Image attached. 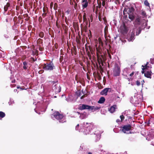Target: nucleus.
<instances>
[{
  "label": "nucleus",
  "mask_w": 154,
  "mask_h": 154,
  "mask_svg": "<svg viewBox=\"0 0 154 154\" xmlns=\"http://www.w3.org/2000/svg\"><path fill=\"white\" fill-rule=\"evenodd\" d=\"M23 68L24 70H26L27 68V63H28L26 61L23 62Z\"/></svg>",
  "instance_id": "412c9836"
},
{
  "label": "nucleus",
  "mask_w": 154,
  "mask_h": 154,
  "mask_svg": "<svg viewBox=\"0 0 154 154\" xmlns=\"http://www.w3.org/2000/svg\"><path fill=\"white\" fill-rule=\"evenodd\" d=\"M46 15V13H44L42 14V16L43 17H45Z\"/></svg>",
  "instance_id": "8fccbe9b"
},
{
  "label": "nucleus",
  "mask_w": 154,
  "mask_h": 154,
  "mask_svg": "<svg viewBox=\"0 0 154 154\" xmlns=\"http://www.w3.org/2000/svg\"><path fill=\"white\" fill-rule=\"evenodd\" d=\"M98 40L100 45L103 46L104 44L106 45H107V43H108V39H105V40L103 42L102 41V39H98Z\"/></svg>",
  "instance_id": "f8f14e48"
},
{
  "label": "nucleus",
  "mask_w": 154,
  "mask_h": 154,
  "mask_svg": "<svg viewBox=\"0 0 154 154\" xmlns=\"http://www.w3.org/2000/svg\"><path fill=\"white\" fill-rule=\"evenodd\" d=\"M39 36L40 37L42 38L44 36V33L42 32H40L39 33Z\"/></svg>",
  "instance_id": "c85d7f7f"
},
{
  "label": "nucleus",
  "mask_w": 154,
  "mask_h": 154,
  "mask_svg": "<svg viewBox=\"0 0 154 154\" xmlns=\"http://www.w3.org/2000/svg\"><path fill=\"white\" fill-rule=\"evenodd\" d=\"M116 108L117 106L116 105H113L110 107L109 109V111L111 113H113L115 111Z\"/></svg>",
  "instance_id": "2eb2a0df"
},
{
  "label": "nucleus",
  "mask_w": 154,
  "mask_h": 154,
  "mask_svg": "<svg viewBox=\"0 0 154 154\" xmlns=\"http://www.w3.org/2000/svg\"><path fill=\"white\" fill-rule=\"evenodd\" d=\"M100 107H99L97 106H90V109H91V110L92 112H94L95 111H96L97 110H98L100 109Z\"/></svg>",
  "instance_id": "dca6fc26"
},
{
  "label": "nucleus",
  "mask_w": 154,
  "mask_h": 154,
  "mask_svg": "<svg viewBox=\"0 0 154 154\" xmlns=\"http://www.w3.org/2000/svg\"><path fill=\"white\" fill-rule=\"evenodd\" d=\"M98 6H96V7L95 8H96V11H95V13H96L97 12V10H98Z\"/></svg>",
  "instance_id": "bf43d9fd"
},
{
  "label": "nucleus",
  "mask_w": 154,
  "mask_h": 154,
  "mask_svg": "<svg viewBox=\"0 0 154 154\" xmlns=\"http://www.w3.org/2000/svg\"><path fill=\"white\" fill-rule=\"evenodd\" d=\"M38 21L39 22L41 23L42 21V18L41 16L39 17Z\"/></svg>",
  "instance_id": "473e14b6"
},
{
  "label": "nucleus",
  "mask_w": 154,
  "mask_h": 154,
  "mask_svg": "<svg viewBox=\"0 0 154 154\" xmlns=\"http://www.w3.org/2000/svg\"><path fill=\"white\" fill-rule=\"evenodd\" d=\"M124 17L125 18V19L126 20H128V15H124Z\"/></svg>",
  "instance_id": "de8ad7c7"
},
{
  "label": "nucleus",
  "mask_w": 154,
  "mask_h": 154,
  "mask_svg": "<svg viewBox=\"0 0 154 154\" xmlns=\"http://www.w3.org/2000/svg\"><path fill=\"white\" fill-rule=\"evenodd\" d=\"M10 6V4L9 2L7 3L6 5H5L4 7V10L6 12L8 10V8Z\"/></svg>",
  "instance_id": "aec40b11"
},
{
  "label": "nucleus",
  "mask_w": 154,
  "mask_h": 154,
  "mask_svg": "<svg viewBox=\"0 0 154 154\" xmlns=\"http://www.w3.org/2000/svg\"><path fill=\"white\" fill-rule=\"evenodd\" d=\"M109 90H111V89L109 88H106L101 91L100 94L102 95H106L107 94V92Z\"/></svg>",
  "instance_id": "9b49d317"
},
{
  "label": "nucleus",
  "mask_w": 154,
  "mask_h": 154,
  "mask_svg": "<svg viewBox=\"0 0 154 154\" xmlns=\"http://www.w3.org/2000/svg\"><path fill=\"white\" fill-rule=\"evenodd\" d=\"M128 18H129L130 20H131V21H133L135 18V16L134 15V13L130 14H128Z\"/></svg>",
  "instance_id": "a211bd4d"
},
{
  "label": "nucleus",
  "mask_w": 154,
  "mask_h": 154,
  "mask_svg": "<svg viewBox=\"0 0 154 154\" xmlns=\"http://www.w3.org/2000/svg\"><path fill=\"white\" fill-rule=\"evenodd\" d=\"M82 7L83 8L87 7L88 5V2L87 0H82Z\"/></svg>",
  "instance_id": "ddd939ff"
},
{
  "label": "nucleus",
  "mask_w": 154,
  "mask_h": 154,
  "mask_svg": "<svg viewBox=\"0 0 154 154\" xmlns=\"http://www.w3.org/2000/svg\"><path fill=\"white\" fill-rule=\"evenodd\" d=\"M94 128L95 126L93 125V124L90 123L89 125L86 128V130L87 131V132L86 133V134H89L91 131Z\"/></svg>",
  "instance_id": "6e6552de"
},
{
  "label": "nucleus",
  "mask_w": 154,
  "mask_h": 154,
  "mask_svg": "<svg viewBox=\"0 0 154 154\" xmlns=\"http://www.w3.org/2000/svg\"><path fill=\"white\" fill-rule=\"evenodd\" d=\"M32 28V26L31 25H29L28 27V29L29 30H31Z\"/></svg>",
  "instance_id": "c03bdc74"
},
{
  "label": "nucleus",
  "mask_w": 154,
  "mask_h": 154,
  "mask_svg": "<svg viewBox=\"0 0 154 154\" xmlns=\"http://www.w3.org/2000/svg\"><path fill=\"white\" fill-rule=\"evenodd\" d=\"M11 87H15L16 86V85H11Z\"/></svg>",
  "instance_id": "680f3d73"
},
{
  "label": "nucleus",
  "mask_w": 154,
  "mask_h": 154,
  "mask_svg": "<svg viewBox=\"0 0 154 154\" xmlns=\"http://www.w3.org/2000/svg\"><path fill=\"white\" fill-rule=\"evenodd\" d=\"M17 88H20L21 90H23L24 89H25L24 88H22L21 87H20L19 86H17Z\"/></svg>",
  "instance_id": "a18cd8bd"
},
{
  "label": "nucleus",
  "mask_w": 154,
  "mask_h": 154,
  "mask_svg": "<svg viewBox=\"0 0 154 154\" xmlns=\"http://www.w3.org/2000/svg\"><path fill=\"white\" fill-rule=\"evenodd\" d=\"M141 30L140 29H139L138 30V32H136V35H138L140 34L141 32Z\"/></svg>",
  "instance_id": "f704fd0d"
},
{
  "label": "nucleus",
  "mask_w": 154,
  "mask_h": 154,
  "mask_svg": "<svg viewBox=\"0 0 154 154\" xmlns=\"http://www.w3.org/2000/svg\"><path fill=\"white\" fill-rule=\"evenodd\" d=\"M5 116V113L2 112H0V117L2 118L4 117Z\"/></svg>",
  "instance_id": "a878e982"
},
{
  "label": "nucleus",
  "mask_w": 154,
  "mask_h": 154,
  "mask_svg": "<svg viewBox=\"0 0 154 154\" xmlns=\"http://www.w3.org/2000/svg\"><path fill=\"white\" fill-rule=\"evenodd\" d=\"M119 40H120L122 42H124V43H125V42H126V40H125V39H119Z\"/></svg>",
  "instance_id": "ea45409f"
},
{
  "label": "nucleus",
  "mask_w": 154,
  "mask_h": 154,
  "mask_svg": "<svg viewBox=\"0 0 154 154\" xmlns=\"http://www.w3.org/2000/svg\"><path fill=\"white\" fill-rule=\"evenodd\" d=\"M51 117L52 118H55L61 123H64L66 121L65 117L58 111L55 112L52 114Z\"/></svg>",
  "instance_id": "f257e3e1"
},
{
  "label": "nucleus",
  "mask_w": 154,
  "mask_h": 154,
  "mask_svg": "<svg viewBox=\"0 0 154 154\" xmlns=\"http://www.w3.org/2000/svg\"><path fill=\"white\" fill-rule=\"evenodd\" d=\"M120 117L121 119V122H122V121H123L125 119V117L123 116V115H121L120 116Z\"/></svg>",
  "instance_id": "c756f323"
},
{
  "label": "nucleus",
  "mask_w": 154,
  "mask_h": 154,
  "mask_svg": "<svg viewBox=\"0 0 154 154\" xmlns=\"http://www.w3.org/2000/svg\"><path fill=\"white\" fill-rule=\"evenodd\" d=\"M120 72V69L118 64H116L113 70V75L114 76H119Z\"/></svg>",
  "instance_id": "39448f33"
},
{
  "label": "nucleus",
  "mask_w": 154,
  "mask_h": 154,
  "mask_svg": "<svg viewBox=\"0 0 154 154\" xmlns=\"http://www.w3.org/2000/svg\"><path fill=\"white\" fill-rule=\"evenodd\" d=\"M87 96V94H85L82 96L81 98H80V99H83V98H84V97H85L86 96Z\"/></svg>",
  "instance_id": "72a5a7b5"
},
{
  "label": "nucleus",
  "mask_w": 154,
  "mask_h": 154,
  "mask_svg": "<svg viewBox=\"0 0 154 154\" xmlns=\"http://www.w3.org/2000/svg\"><path fill=\"white\" fill-rule=\"evenodd\" d=\"M42 65L43 69L46 70H52L54 67V64L52 62L44 63Z\"/></svg>",
  "instance_id": "f03ea898"
},
{
  "label": "nucleus",
  "mask_w": 154,
  "mask_h": 154,
  "mask_svg": "<svg viewBox=\"0 0 154 154\" xmlns=\"http://www.w3.org/2000/svg\"><path fill=\"white\" fill-rule=\"evenodd\" d=\"M84 22H85V26L87 27L88 25V20H87L86 21H85Z\"/></svg>",
  "instance_id": "3c124183"
},
{
  "label": "nucleus",
  "mask_w": 154,
  "mask_h": 154,
  "mask_svg": "<svg viewBox=\"0 0 154 154\" xmlns=\"http://www.w3.org/2000/svg\"><path fill=\"white\" fill-rule=\"evenodd\" d=\"M53 3L52 2H51V4H50V6L51 7V6H52L53 5Z\"/></svg>",
  "instance_id": "338daca9"
},
{
  "label": "nucleus",
  "mask_w": 154,
  "mask_h": 154,
  "mask_svg": "<svg viewBox=\"0 0 154 154\" xmlns=\"http://www.w3.org/2000/svg\"><path fill=\"white\" fill-rule=\"evenodd\" d=\"M135 32L133 31L131 32L129 34L130 38H133L134 36Z\"/></svg>",
  "instance_id": "4be33fe9"
},
{
  "label": "nucleus",
  "mask_w": 154,
  "mask_h": 154,
  "mask_svg": "<svg viewBox=\"0 0 154 154\" xmlns=\"http://www.w3.org/2000/svg\"><path fill=\"white\" fill-rule=\"evenodd\" d=\"M144 82V80H143L142 82H141V84H142V85H143V83Z\"/></svg>",
  "instance_id": "0e129e2a"
},
{
  "label": "nucleus",
  "mask_w": 154,
  "mask_h": 154,
  "mask_svg": "<svg viewBox=\"0 0 154 154\" xmlns=\"http://www.w3.org/2000/svg\"><path fill=\"white\" fill-rule=\"evenodd\" d=\"M141 11L142 12L141 14L142 16V17L143 18H146L147 17V15L145 11L143 10H142Z\"/></svg>",
  "instance_id": "5701e85b"
},
{
  "label": "nucleus",
  "mask_w": 154,
  "mask_h": 154,
  "mask_svg": "<svg viewBox=\"0 0 154 154\" xmlns=\"http://www.w3.org/2000/svg\"><path fill=\"white\" fill-rule=\"evenodd\" d=\"M95 8H96L95 5H93V9L94 12V11L95 9Z\"/></svg>",
  "instance_id": "4d7b16f0"
},
{
  "label": "nucleus",
  "mask_w": 154,
  "mask_h": 154,
  "mask_svg": "<svg viewBox=\"0 0 154 154\" xmlns=\"http://www.w3.org/2000/svg\"><path fill=\"white\" fill-rule=\"evenodd\" d=\"M116 122L117 123H119V122H120V121L119 119H117L116 120Z\"/></svg>",
  "instance_id": "052dcab7"
},
{
  "label": "nucleus",
  "mask_w": 154,
  "mask_h": 154,
  "mask_svg": "<svg viewBox=\"0 0 154 154\" xmlns=\"http://www.w3.org/2000/svg\"><path fill=\"white\" fill-rule=\"evenodd\" d=\"M144 3L145 5L146 6L150 7L149 4L147 0H145V1L144 2Z\"/></svg>",
  "instance_id": "393cba45"
},
{
  "label": "nucleus",
  "mask_w": 154,
  "mask_h": 154,
  "mask_svg": "<svg viewBox=\"0 0 154 154\" xmlns=\"http://www.w3.org/2000/svg\"><path fill=\"white\" fill-rule=\"evenodd\" d=\"M141 17L139 16H137L134 22L135 25H140L141 23Z\"/></svg>",
  "instance_id": "9d476101"
},
{
  "label": "nucleus",
  "mask_w": 154,
  "mask_h": 154,
  "mask_svg": "<svg viewBox=\"0 0 154 154\" xmlns=\"http://www.w3.org/2000/svg\"><path fill=\"white\" fill-rule=\"evenodd\" d=\"M98 79L99 80H100L101 79V76L100 74H98Z\"/></svg>",
  "instance_id": "e433bc0d"
},
{
  "label": "nucleus",
  "mask_w": 154,
  "mask_h": 154,
  "mask_svg": "<svg viewBox=\"0 0 154 154\" xmlns=\"http://www.w3.org/2000/svg\"><path fill=\"white\" fill-rule=\"evenodd\" d=\"M131 128L132 127L130 125H124L121 128L120 130L125 134H132V133L130 131L128 132L131 129Z\"/></svg>",
  "instance_id": "7ed1b4c3"
},
{
  "label": "nucleus",
  "mask_w": 154,
  "mask_h": 154,
  "mask_svg": "<svg viewBox=\"0 0 154 154\" xmlns=\"http://www.w3.org/2000/svg\"><path fill=\"white\" fill-rule=\"evenodd\" d=\"M105 100V98L103 97H101L98 102L99 103H104Z\"/></svg>",
  "instance_id": "6ab92c4d"
},
{
  "label": "nucleus",
  "mask_w": 154,
  "mask_h": 154,
  "mask_svg": "<svg viewBox=\"0 0 154 154\" xmlns=\"http://www.w3.org/2000/svg\"><path fill=\"white\" fill-rule=\"evenodd\" d=\"M136 85L137 86H139L140 85V82L138 80H137L136 82Z\"/></svg>",
  "instance_id": "2f4dec72"
},
{
  "label": "nucleus",
  "mask_w": 154,
  "mask_h": 154,
  "mask_svg": "<svg viewBox=\"0 0 154 154\" xmlns=\"http://www.w3.org/2000/svg\"><path fill=\"white\" fill-rule=\"evenodd\" d=\"M80 39H75V41L77 43V45H80L81 44Z\"/></svg>",
  "instance_id": "cd10ccee"
},
{
  "label": "nucleus",
  "mask_w": 154,
  "mask_h": 154,
  "mask_svg": "<svg viewBox=\"0 0 154 154\" xmlns=\"http://www.w3.org/2000/svg\"><path fill=\"white\" fill-rule=\"evenodd\" d=\"M152 72L151 71H147L144 73V76L146 78L151 79Z\"/></svg>",
  "instance_id": "4468645a"
},
{
  "label": "nucleus",
  "mask_w": 154,
  "mask_h": 154,
  "mask_svg": "<svg viewBox=\"0 0 154 154\" xmlns=\"http://www.w3.org/2000/svg\"><path fill=\"white\" fill-rule=\"evenodd\" d=\"M134 9L132 7L125 8L123 11L124 14L125 15V12H126L128 14L134 13Z\"/></svg>",
  "instance_id": "423d86ee"
},
{
  "label": "nucleus",
  "mask_w": 154,
  "mask_h": 154,
  "mask_svg": "<svg viewBox=\"0 0 154 154\" xmlns=\"http://www.w3.org/2000/svg\"><path fill=\"white\" fill-rule=\"evenodd\" d=\"M89 25H88V27H90V20H89Z\"/></svg>",
  "instance_id": "774afa93"
},
{
  "label": "nucleus",
  "mask_w": 154,
  "mask_h": 154,
  "mask_svg": "<svg viewBox=\"0 0 154 154\" xmlns=\"http://www.w3.org/2000/svg\"><path fill=\"white\" fill-rule=\"evenodd\" d=\"M76 94L78 97H79L82 95L80 91H78L77 92H76Z\"/></svg>",
  "instance_id": "7c9ffc66"
},
{
  "label": "nucleus",
  "mask_w": 154,
  "mask_h": 154,
  "mask_svg": "<svg viewBox=\"0 0 154 154\" xmlns=\"http://www.w3.org/2000/svg\"><path fill=\"white\" fill-rule=\"evenodd\" d=\"M73 51H75V52H76V48L75 46H74L73 48Z\"/></svg>",
  "instance_id": "5fc2aeb1"
},
{
  "label": "nucleus",
  "mask_w": 154,
  "mask_h": 154,
  "mask_svg": "<svg viewBox=\"0 0 154 154\" xmlns=\"http://www.w3.org/2000/svg\"><path fill=\"white\" fill-rule=\"evenodd\" d=\"M107 52H108V54L109 57V58L110 59H111L112 58L111 55L110 54V53H109V52L108 51V50H107Z\"/></svg>",
  "instance_id": "a19ab883"
},
{
  "label": "nucleus",
  "mask_w": 154,
  "mask_h": 154,
  "mask_svg": "<svg viewBox=\"0 0 154 154\" xmlns=\"http://www.w3.org/2000/svg\"><path fill=\"white\" fill-rule=\"evenodd\" d=\"M104 36L105 37V38H106L107 37V35L108 33V26H106L104 29Z\"/></svg>",
  "instance_id": "f3484780"
},
{
  "label": "nucleus",
  "mask_w": 154,
  "mask_h": 154,
  "mask_svg": "<svg viewBox=\"0 0 154 154\" xmlns=\"http://www.w3.org/2000/svg\"><path fill=\"white\" fill-rule=\"evenodd\" d=\"M90 33L88 34V36L89 38H90L91 37V34L90 30H89Z\"/></svg>",
  "instance_id": "c9c22d12"
},
{
  "label": "nucleus",
  "mask_w": 154,
  "mask_h": 154,
  "mask_svg": "<svg viewBox=\"0 0 154 154\" xmlns=\"http://www.w3.org/2000/svg\"><path fill=\"white\" fill-rule=\"evenodd\" d=\"M53 88L56 93H58L61 91V88L60 85H55L53 87Z\"/></svg>",
  "instance_id": "1a4fd4ad"
},
{
  "label": "nucleus",
  "mask_w": 154,
  "mask_h": 154,
  "mask_svg": "<svg viewBox=\"0 0 154 154\" xmlns=\"http://www.w3.org/2000/svg\"><path fill=\"white\" fill-rule=\"evenodd\" d=\"M142 70L141 71V72L142 74L144 73H144H145V72L146 71H144V70L145 69V68H142Z\"/></svg>",
  "instance_id": "79ce46f5"
},
{
  "label": "nucleus",
  "mask_w": 154,
  "mask_h": 154,
  "mask_svg": "<svg viewBox=\"0 0 154 154\" xmlns=\"http://www.w3.org/2000/svg\"><path fill=\"white\" fill-rule=\"evenodd\" d=\"M90 106L85 104H80L79 106L78 109L81 110L85 109H90Z\"/></svg>",
  "instance_id": "0eeeda50"
},
{
  "label": "nucleus",
  "mask_w": 154,
  "mask_h": 154,
  "mask_svg": "<svg viewBox=\"0 0 154 154\" xmlns=\"http://www.w3.org/2000/svg\"><path fill=\"white\" fill-rule=\"evenodd\" d=\"M39 49L40 51H43L44 48L42 47H40Z\"/></svg>",
  "instance_id": "603ef678"
},
{
  "label": "nucleus",
  "mask_w": 154,
  "mask_h": 154,
  "mask_svg": "<svg viewBox=\"0 0 154 154\" xmlns=\"http://www.w3.org/2000/svg\"><path fill=\"white\" fill-rule=\"evenodd\" d=\"M55 48L56 49L58 48V45L57 44V45H55Z\"/></svg>",
  "instance_id": "e2e57ef3"
},
{
  "label": "nucleus",
  "mask_w": 154,
  "mask_h": 154,
  "mask_svg": "<svg viewBox=\"0 0 154 154\" xmlns=\"http://www.w3.org/2000/svg\"><path fill=\"white\" fill-rule=\"evenodd\" d=\"M79 124H78L75 127V129L76 130H79Z\"/></svg>",
  "instance_id": "37998d69"
},
{
  "label": "nucleus",
  "mask_w": 154,
  "mask_h": 154,
  "mask_svg": "<svg viewBox=\"0 0 154 154\" xmlns=\"http://www.w3.org/2000/svg\"><path fill=\"white\" fill-rule=\"evenodd\" d=\"M83 22H84L87 20L86 18V14L85 13H84L83 16Z\"/></svg>",
  "instance_id": "b1692460"
},
{
  "label": "nucleus",
  "mask_w": 154,
  "mask_h": 154,
  "mask_svg": "<svg viewBox=\"0 0 154 154\" xmlns=\"http://www.w3.org/2000/svg\"><path fill=\"white\" fill-rule=\"evenodd\" d=\"M31 59L32 60V63L34 62H35V61H36V59L35 60L34 58H33V57H31Z\"/></svg>",
  "instance_id": "58836bf2"
},
{
  "label": "nucleus",
  "mask_w": 154,
  "mask_h": 154,
  "mask_svg": "<svg viewBox=\"0 0 154 154\" xmlns=\"http://www.w3.org/2000/svg\"><path fill=\"white\" fill-rule=\"evenodd\" d=\"M102 5L103 6H104L105 5V2L104 0L102 1Z\"/></svg>",
  "instance_id": "4c0bfd02"
},
{
  "label": "nucleus",
  "mask_w": 154,
  "mask_h": 154,
  "mask_svg": "<svg viewBox=\"0 0 154 154\" xmlns=\"http://www.w3.org/2000/svg\"><path fill=\"white\" fill-rule=\"evenodd\" d=\"M142 66L143 67V68H145V69H146L148 66H147V65H145V66L142 65Z\"/></svg>",
  "instance_id": "09e8293b"
},
{
  "label": "nucleus",
  "mask_w": 154,
  "mask_h": 154,
  "mask_svg": "<svg viewBox=\"0 0 154 154\" xmlns=\"http://www.w3.org/2000/svg\"><path fill=\"white\" fill-rule=\"evenodd\" d=\"M43 72H44V70H41L39 71L38 72L39 74H41V73H43Z\"/></svg>",
  "instance_id": "13d9d810"
},
{
  "label": "nucleus",
  "mask_w": 154,
  "mask_h": 154,
  "mask_svg": "<svg viewBox=\"0 0 154 154\" xmlns=\"http://www.w3.org/2000/svg\"><path fill=\"white\" fill-rule=\"evenodd\" d=\"M134 72H133L131 73L129 75L131 77H132L133 76V75H134Z\"/></svg>",
  "instance_id": "6e6d98bb"
},
{
  "label": "nucleus",
  "mask_w": 154,
  "mask_h": 154,
  "mask_svg": "<svg viewBox=\"0 0 154 154\" xmlns=\"http://www.w3.org/2000/svg\"><path fill=\"white\" fill-rule=\"evenodd\" d=\"M98 7L99 8H100L101 7V2H100V3L98 4Z\"/></svg>",
  "instance_id": "864d4df0"
},
{
  "label": "nucleus",
  "mask_w": 154,
  "mask_h": 154,
  "mask_svg": "<svg viewBox=\"0 0 154 154\" xmlns=\"http://www.w3.org/2000/svg\"><path fill=\"white\" fill-rule=\"evenodd\" d=\"M90 18L91 20V22H92L93 21V17L92 15L90 16Z\"/></svg>",
  "instance_id": "49530a36"
},
{
  "label": "nucleus",
  "mask_w": 154,
  "mask_h": 154,
  "mask_svg": "<svg viewBox=\"0 0 154 154\" xmlns=\"http://www.w3.org/2000/svg\"><path fill=\"white\" fill-rule=\"evenodd\" d=\"M59 20L57 19L56 21V25L58 28H59L60 27V26L59 24Z\"/></svg>",
  "instance_id": "bb28decb"
},
{
  "label": "nucleus",
  "mask_w": 154,
  "mask_h": 154,
  "mask_svg": "<svg viewBox=\"0 0 154 154\" xmlns=\"http://www.w3.org/2000/svg\"><path fill=\"white\" fill-rule=\"evenodd\" d=\"M128 28L125 25V24L123 23L122 25L119 28V31L120 33L123 35H126L128 31Z\"/></svg>",
  "instance_id": "20e7f679"
},
{
  "label": "nucleus",
  "mask_w": 154,
  "mask_h": 154,
  "mask_svg": "<svg viewBox=\"0 0 154 154\" xmlns=\"http://www.w3.org/2000/svg\"><path fill=\"white\" fill-rule=\"evenodd\" d=\"M128 41L129 42H130V41H133V39H128Z\"/></svg>",
  "instance_id": "69168bd1"
}]
</instances>
